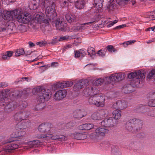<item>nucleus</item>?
Instances as JSON below:
<instances>
[{
  "label": "nucleus",
  "mask_w": 155,
  "mask_h": 155,
  "mask_svg": "<svg viewBox=\"0 0 155 155\" xmlns=\"http://www.w3.org/2000/svg\"><path fill=\"white\" fill-rule=\"evenodd\" d=\"M52 124L50 123H42L38 127V130L41 132H46V134H38L35 135V137L38 139L46 138L53 140H58L60 141L64 140L65 137L62 135L58 134V132H53L52 131Z\"/></svg>",
  "instance_id": "1"
},
{
  "label": "nucleus",
  "mask_w": 155,
  "mask_h": 155,
  "mask_svg": "<svg viewBox=\"0 0 155 155\" xmlns=\"http://www.w3.org/2000/svg\"><path fill=\"white\" fill-rule=\"evenodd\" d=\"M35 91V93L37 94V101L40 103L38 104L34 109L35 110H39L42 108V104L44 103L49 100L51 95V92L50 90L45 89L42 86H38L35 88L33 91Z\"/></svg>",
  "instance_id": "2"
},
{
  "label": "nucleus",
  "mask_w": 155,
  "mask_h": 155,
  "mask_svg": "<svg viewBox=\"0 0 155 155\" xmlns=\"http://www.w3.org/2000/svg\"><path fill=\"white\" fill-rule=\"evenodd\" d=\"M20 12V10L17 9L12 11H4L2 15L3 19L0 20V32L5 31L6 30L5 25L6 23L4 20L7 21H12L13 17L17 16Z\"/></svg>",
  "instance_id": "3"
},
{
  "label": "nucleus",
  "mask_w": 155,
  "mask_h": 155,
  "mask_svg": "<svg viewBox=\"0 0 155 155\" xmlns=\"http://www.w3.org/2000/svg\"><path fill=\"white\" fill-rule=\"evenodd\" d=\"M145 71L139 70L129 73L127 77L129 79H132L131 83L134 84L135 85H137L145 78Z\"/></svg>",
  "instance_id": "4"
},
{
  "label": "nucleus",
  "mask_w": 155,
  "mask_h": 155,
  "mask_svg": "<svg viewBox=\"0 0 155 155\" xmlns=\"http://www.w3.org/2000/svg\"><path fill=\"white\" fill-rule=\"evenodd\" d=\"M105 100V97L103 95L95 94L89 98L88 101L91 105L102 107L104 105Z\"/></svg>",
  "instance_id": "5"
},
{
  "label": "nucleus",
  "mask_w": 155,
  "mask_h": 155,
  "mask_svg": "<svg viewBox=\"0 0 155 155\" xmlns=\"http://www.w3.org/2000/svg\"><path fill=\"white\" fill-rule=\"evenodd\" d=\"M142 121L140 119L134 118L127 121L126 123L125 127L129 131L134 132L142 127Z\"/></svg>",
  "instance_id": "6"
},
{
  "label": "nucleus",
  "mask_w": 155,
  "mask_h": 155,
  "mask_svg": "<svg viewBox=\"0 0 155 155\" xmlns=\"http://www.w3.org/2000/svg\"><path fill=\"white\" fill-rule=\"evenodd\" d=\"M17 141L13 139H9L6 140H3L2 137H0V146L6 143H8L4 148V150L7 152L8 151L15 150L18 148L19 145Z\"/></svg>",
  "instance_id": "7"
},
{
  "label": "nucleus",
  "mask_w": 155,
  "mask_h": 155,
  "mask_svg": "<svg viewBox=\"0 0 155 155\" xmlns=\"http://www.w3.org/2000/svg\"><path fill=\"white\" fill-rule=\"evenodd\" d=\"M30 115L29 111L23 110L15 114L13 116V118L17 123H18L27 119Z\"/></svg>",
  "instance_id": "8"
},
{
  "label": "nucleus",
  "mask_w": 155,
  "mask_h": 155,
  "mask_svg": "<svg viewBox=\"0 0 155 155\" xmlns=\"http://www.w3.org/2000/svg\"><path fill=\"white\" fill-rule=\"evenodd\" d=\"M49 5L45 8V13L47 16L53 20L57 16V13L55 10V5L53 2L49 3Z\"/></svg>",
  "instance_id": "9"
},
{
  "label": "nucleus",
  "mask_w": 155,
  "mask_h": 155,
  "mask_svg": "<svg viewBox=\"0 0 155 155\" xmlns=\"http://www.w3.org/2000/svg\"><path fill=\"white\" fill-rule=\"evenodd\" d=\"M107 110L103 109L100 110L93 113L91 116V118L94 120H99L107 117Z\"/></svg>",
  "instance_id": "10"
},
{
  "label": "nucleus",
  "mask_w": 155,
  "mask_h": 155,
  "mask_svg": "<svg viewBox=\"0 0 155 155\" xmlns=\"http://www.w3.org/2000/svg\"><path fill=\"white\" fill-rule=\"evenodd\" d=\"M117 123L115 120L112 117L105 119L101 123V125L107 128L112 129Z\"/></svg>",
  "instance_id": "11"
},
{
  "label": "nucleus",
  "mask_w": 155,
  "mask_h": 155,
  "mask_svg": "<svg viewBox=\"0 0 155 155\" xmlns=\"http://www.w3.org/2000/svg\"><path fill=\"white\" fill-rule=\"evenodd\" d=\"M16 130L12 134L11 137L13 138H18L19 139L25 140V137L26 134L25 131L23 129H16Z\"/></svg>",
  "instance_id": "12"
},
{
  "label": "nucleus",
  "mask_w": 155,
  "mask_h": 155,
  "mask_svg": "<svg viewBox=\"0 0 155 155\" xmlns=\"http://www.w3.org/2000/svg\"><path fill=\"white\" fill-rule=\"evenodd\" d=\"M125 76V74L119 73L112 74L109 78L111 84L113 83L112 82H116L121 81L124 78Z\"/></svg>",
  "instance_id": "13"
},
{
  "label": "nucleus",
  "mask_w": 155,
  "mask_h": 155,
  "mask_svg": "<svg viewBox=\"0 0 155 155\" xmlns=\"http://www.w3.org/2000/svg\"><path fill=\"white\" fill-rule=\"evenodd\" d=\"M38 4L35 3H30L29 7L30 9L32 10H35L36 9L39 5L42 9L43 10L45 8L46 5H48L47 1L46 3L45 0H38Z\"/></svg>",
  "instance_id": "14"
},
{
  "label": "nucleus",
  "mask_w": 155,
  "mask_h": 155,
  "mask_svg": "<svg viewBox=\"0 0 155 155\" xmlns=\"http://www.w3.org/2000/svg\"><path fill=\"white\" fill-rule=\"evenodd\" d=\"M1 106L4 107L5 110L7 112H10L18 106V104L15 102H8V101L2 103Z\"/></svg>",
  "instance_id": "15"
},
{
  "label": "nucleus",
  "mask_w": 155,
  "mask_h": 155,
  "mask_svg": "<svg viewBox=\"0 0 155 155\" xmlns=\"http://www.w3.org/2000/svg\"><path fill=\"white\" fill-rule=\"evenodd\" d=\"M88 81L86 79L79 80L73 87V89L75 91H80L81 88L86 86L88 83Z\"/></svg>",
  "instance_id": "16"
},
{
  "label": "nucleus",
  "mask_w": 155,
  "mask_h": 155,
  "mask_svg": "<svg viewBox=\"0 0 155 155\" xmlns=\"http://www.w3.org/2000/svg\"><path fill=\"white\" fill-rule=\"evenodd\" d=\"M66 90H61L56 91L53 96L54 99L56 101H60L63 99L66 95Z\"/></svg>",
  "instance_id": "17"
},
{
  "label": "nucleus",
  "mask_w": 155,
  "mask_h": 155,
  "mask_svg": "<svg viewBox=\"0 0 155 155\" xmlns=\"http://www.w3.org/2000/svg\"><path fill=\"white\" fill-rule=\"evenodd\" d=\"M104 83L106 85L109 84L113 85V83H111L110 81V79L108 77L101 78L96 80L95 82H94V84L95 85L100 86L103 83Z\"/></svg>",
  "instance_id": "18"
},
{
  "label": "nucleus",
  "mask_w": 155,
  "mask_h": 155,
  "mask_svg": "<svg viewBox=\"0 0 155 155\" xmlns=\"http://www.w3.org/2000/svg\"><path fill=\"white\" fill-rule=\"evenodd\" d=\"M127 107V103L125 101L119 100L113 104L112 107L113 108L119 110L125 109Z\"/></svg>",
  "instance_id": "19"
},
{
  "label": "nucleus",
  "mask_w": 155,
  "mask_h": 155,
  "mask_svg": "<svg viewBox=\"0 0 155 155\" xmlns=\"http://www.w3.org/2000/svg\"><path fill=\"white\" fill-rule=\"evenodd\" d=\"M30 125V120L26 119L18 122L16 125L15 128L24 130L27 128Z\"/></svg>",
  "instance_id": "20"
},
{
  "label": "nucleus",
  "mask_w": 155,
  "mask_h": 155,
  "mask_svg": "<svg viewBox=\"0 0 155 155\" xmlns=\"http://www.w3.org/2000/svg\"><path fill=\"white\" fill-rule=\"evenodd\" d=\"M109 130L103 127H98L95 130V135L96 137H103L108 132Z\"/></svg>",
  "instance_id": "21"
},
{
  "label": "nucleus",
  "mask_w": 155,
  "mask_h": 155,
  "mask_svg": "<svg viewBox=\"0 0 155 155\" xmlns=\"http://www.w3.org/2000/svg\"><path fill=\"white\" fill-rule=\"evenodd\" d=\"M21 12L17 15V20L19 22L24 24H27L31 20L29 17L27 16L26 14H24L23 13H21Z\"/></svg>",
  "instance_id": "22"
},
{
  "label": "nucleus",
  "mask_w": 155,
  "mask_h": 155,
  "mask_svg": "<svg viewBox=\"0 0 155 155\" xmlns=\"http://www.w3.org/2000/svg\"><path fill=\"white\" fill-rule=\"evenodd\" d=\"M55 26L57 29L62 31H64L67 26V24L62 21L60 18L57 19L55 21Z\"/></svg>",
  "instance_id": "23"
},
{
  "label": "nucleus",
  "mask_w": 155,
  "mask_h": 155,
  "mask_svg": "<svg viewBox=\"0 0 155 155\" xmlns=\"http://www.w3.org/2000/svg\"><path fill=\"white\" fill-rule=\"evenodd\" d=\"M71 137L77 140H84L87 137V134L85 133L77 132L71 134Z\"/></svg>",
  "instance_id": "24"
},
{
  "label": "nucleus",
  "mask_w": 155,
  "mask_h": 155,
  "mask_svg": "<svg viewBox=\"0 0 155 155\" xmlns=\"http://www.w3.org/2000/svg\"><path fill=\"white\" fill-rule=\"evenodd\" d=\"M74 2L75 7L80 10L84 8L85 5V2L84 0H77Z\"/></svg>",
  "instance_id": "25"
},
{
  "label": "nucleus",
  "mask_w": 155,
  "mask_h": 155,
  "mask_svg": "<svg viewBox=\"0 0 155 155\" xmlns=\"http://www.w3.org/2000/svg\"><path fill=\"white\" fill-rule=\"evenodd\" d=\"M94 127L92 124H85L79 126L78 129L81 130H88Z\"/></svg>",
  "instance_id": "26"
},
{
  "label": "nucleus",
  "mask_w": 155,
  "mask_h": 155,
  "mask_svg": "<svg viewBox=\"0 0 155 155\" xmlns=\"http://www.w3.org/2000/svg\"><path fill=\"white\" fill-rule=\"evenodd\" d=\"M35 21L38 23L41 24L44 21V17L41 13H36L35 18Z\"/></svg>",
  "instance_id": "27"
},
{
  "label": "nucleus",
  "mask_w": 155,
  "mask_h": 155,
  "mask_svg": "<svg viewBox=\"0 0 155 155\" xmlns=\"http://www.w3.org/2000/svg\"><path fill=\"white\" fill-rule=\"evenodd\" d=\"M8 96V94L5 93V92L2 91L0 93V105L2 106V103L5 101H8L7 97Z\"/></svg>",
  "instance_id": "28"
},
{
  "label": "nucleus",
  "mask_w": 155,
  "mask_h": 155,
  "mask_svg": "<svg viewBox=\"0 0 155 155\" xmlns=\"http://www.w3.org/2000/svg\"><path fill=\"white\" fill-rule=\"evenodd\" d=\"M85 113L80 110H77L73 113V116L75 118H81L85 115Z\"/></svg>",
  "instance_id": "29"
},
{
  "label": "nucleus",
  "mask_w": 155,
  "mask_h": 155,
  "mask_svg": "<svg viewBox=\"0 0 155 155\" xmlns=\"http://www.w3.org/2000/svg\"><path fill=\"white\" fill-rule=\"evenodd\" d=\"M40 142V141L39 140H33L28 142L27 145L29 148L36 147H38Z\"/></svg>",
  "instance_id": "30"
},
{
  "label": "nucleus",
  "mask_w": 155,
  "mask_h": 155,
  "mask_svg": "<svg viewBox=\"0 0 155 155\" xmlns=\"http://www.w3.org/2000/svg\"><path fill=\"white\" fill-rule=\"evenodd\" d=\"M112 114V118L116 121V120L120 119L121 117L120 111L117 109L113 111Z\"/></svg>",
  "instance_id": "31"
},
{
  "label": "nucleus",
  "mask_w": 155,
  "mask_h": 155,
  "mask_svg": "<svg viewBox=\"0 0 155 155\" xmlns=\"http://www.w3.org/2000/svg\"><path fill=\"white\" fill-rule=\"evenodd\" d=\"M103 2V0H94V4H93V5L95 8L98 10L99 9L101 8L103 6L102 4Z\"/></svg>",
  "instance_id": "32"
},
{
  "label": "nucleus",
  "mask_w": 155,
  "mask_h": 155,
  "mask_svg": "<svg viewBox=\"0 0 155 155\" xmlns=\"http://www.w3.org/2000/svg\"><path fill=\"white\" fill-rule=\"evenodd\" d=\"M87 51L88 55L91 58H93L95 56V52L94 49L93 48L91 47H88Z\"/></svg>",
  "instance_id": "33"
},
{
  "label": "nucleus",
  "mask_w": 155,
  "mask_h": 155,
  "mask_svg": "<svg viewBox=\"0 0 155 155\" xmlns=\"http://www.w3.org/2000/svg\"><path fill=\"white\" fill-rule=\"evenodd\" d=\"M13 52L10 51H7L6 53L2 54V58L4 60H8L12 56Z\"/></svg>",
  "instance_id": "34"
},
{
  "label": "nucleus",
  "mask_w": 155,
  "mask_h": 155,
  "mask_svg": "<svg viewBox=\"0 0 155 155\" xmlns=\"http://www.w3.org/2000/svg\"><path fill=\"white\" fill-rule=\"evenodd\" d=\"M65 18L67 21L69 23L74 21L76 18L74 15H71L70 13L67 14L65 16Z\"/></svg>",
  "instance_id": "35"
},
{
  "label": "nucleus",
  "mask_w": 155,
  "mask_h": 155,
  "mask_svg": "<svg viewBox=\"0 0 155 155\" xmlns=\"http://www.w3.org/2000/svg\"><path fill=\"white\" fill-rule=\"evenodd\" d=\"M95 21V20L94 19H93L92 21H91L79 25L80 27L81 31L87 28L88 27V26H87V25L92 24Z\"/></svg>",
  "instance_id": "36"
},
{
  "label": "nucleus",
  "mask_w": 155,
  "mask_h": 155,
  "mask_svg": "<svg viewBox=\"0 0 155 155\" xmlns=\"http://www.w3.org/2000/svg\"><path fill=\"white\" fill-rule=\"evenodd\" d=\"M95 87H90L87 88L84 90V94H87L88 95H90L92 94V93H94L93 91Z\"/></svg>",
  "instance_id": "37"
},
{
  "label": "nucleus",
  "mask_w": 155,
  "mask_h": 155,
  "mask_svg": "<svg viewBox=\"0 0 155 155\" xmlns=\"http://www.w3.org/2000/svg\"><path fill=\"white\" fill-rule=\"evenodd\" d=\"M107 51L106 48H103L99 50L97 53L100 56L103 57L105 56Z\"/></svg>",
  "instance_id": "38"
},
{
  "label": "nucleus",
  "mask_w": 155,
  "mask_h": 155,
  "mask_svg": "<svg viewBox=\"0 0 155 155\" xmlns=\"http://www.w3.org/2000/svg\"><path fill=\"white\" fill-rule=\"evenodd\" d=\"M63 84V82H57L54 84V88L56 89L63 88H64V86Z\"/></svg>",
  "instance_id": "39"
},
{
  "label": "nucleus",
  "mask_w": 155,
  "mask_h": 155,
  "mask_svg": "<svg viewBox=\"0 0 155 155\" xmlns=\"http://www.w3.org/2000/svg\"><path fill=\"white\" fill-rule=\"evenodd\" d=\"M148 78L150 79L154 78V82L155 84V69L152 70L149 74Z\"/></svg>",
  "instance_id": "40"
},
{
  "label": "nucleus",
  "mask_w": 155,
  "mask_h": 155,
  "mask_svg": "<svg viewBox=\"0 0 155 155\" xmlns=\"http://www.w3.org/2000/svg\"><path fill=\"white\" fill-rule=\"evenodd\" d=\"M24 53L25 51L24 49L23 48H21L19 49H18L17 50L15 53V55L16 56H18L24 54Z\"/></svg>",
  "instance_id": "41"
},
{
  "label": "nucleus",
  "mask_w": 155,
  "mask_h": 155,
  "mask_svg": "<svg viewBox=\"0 0 155 155\" xmlns=\"http://www.w3.org/2000/svg\"><path fill=\"white\" fill-rule=\"evenodd\" d=\"M63 83L64 88L69 87L73 85V82L71 81H68L67 82H63Z\"/></svg>",
  "instance_id": "42"
},
{
  "label": "nucleus",
  "mask_w": 155,
  "mask_h": 155,
  "mask_svg": "<svg viewBox=\"0 0 155 155\" xmlns=\"http://www.w3.org/2000/svg\"><path fill=\"white\" fill-rule=\"evenodd\" d=\"M27 105L28 104L26 101H22L20 102V104L18 105V106H20V108H25Z\"/></svg>",
  "instance_id": "43"
},
{
  "label": "nucleus",
  "mask_w": 155,
  "mask_h": 155,
  "mask_svg": "<svg viewBox=\"0 0 155 155\" xmlns=\"http://www.w3.org/2000/svg\"><path fill=\"white\" fill-rule=\"evenodd\" d=\"M107 50L110 52H114L116 51V49L111 45H108L107 47Z\"/></svg>",
  "instance_id": "44"
},
{
  "label": "nucleus",
  "mask_w": 155,
  "mask_h": 155,
  "mask_svg": "<svg viewBox=\"0 0 155 155\" xmlns=\"http://www.w3.org/2000/svg\"><path fill=\"white\" fill-rule=\"evenodd\" d=\"M148 105L150 106L155 107V99H151L149 100Z\"/></svg>",
  "instance_id": "45"
},
{
  "label": "nucleus",
  "mask_w": 155,
  "mask_h": 155,
  "mask_svg": "<svg viewBox=\"0 0 155 155\" xmlns=\"http://www.w3.org/2000/svg\"><path fill=\"white\" fill-rule=\"evenodd\" d=\"M136 41L135 40H132V41H128L125 42H124L123 44L124 47H126L128 46V45H130L132 43H133L135 42Z\"/></svg>",
  "instance_id": "46"
},
{
  "label": "nucleus",
  "mask_w": 155,
  "mask_h": 155,
  "mask_svg": "<svg viewBox=\"0 0 155 155\" xmlns=\"http://www.w3.org/2000/svg\"><path fill=\"white\" fill-rule=\"evenodd\" d=\"M25 91H16V93L17 94L16 96L18 97H21L25 93Z\"/></svg>",
  "instance_id": "47"
},
{
  "label": "nucleus",
  "mask_w": 155,
  "mask_h": 155,
  "mask_svg": "<svg viewBox=\"0 0 155 155\" xmlns=\"http://www.w3.org/2000/svg\"><path fill=\"white\" fill-rule=\"evenodd\" d=\"M36 44L37 45H39L40 47H42L45 45L46 42L45 41H41L37 42Z\"/></svg>",
  "instance_id": "48"
},
{
  "label": "nucleus",
  "mask_w": 155,
  "mask_h": 155,
  "mask_svg": "<svg viewBox=\"0 0 155 155\" xmlns=\"http://www.w3.org/2000/svg\"><path fill=\"white\" fill-rule=\"evenodd\" d=\"M8 86V84L5 82L0 83V87L4 88Z\"/></svg>",
  "instance_id": "49"
},
{
  "label": "nucleus",
  "mask_w": 155,
  "mask_h": 155,
  "mask_svg": "<svg viewBox=\"0 0 155 155\" xmlns=\"http://www.w3.org/2000/svg\"><path fill=\"white\" fill-rule=\"evenodd\" d=\"M72 29L75 31H81L79 25L75 26L72 28Z\"/></svg>",
  "instance_id": "50"
},
{
  "label": "nucleus",
  "mask_w": 155,
  "mask_h": 155,
  "mask_svg": "<svg viewBox=\"0 0 155 155\" xmlns=\"http://www.w3.org/2000/svg\"><path fill=\"white\" fill-rule=\"evenodd\" d=\"M148 115L151 117H155V111H150L148 113Z\"/></svg>",
  "instance_id": "51"
},
{
  "label": "nucleus",
  "mask_w": 155,
  "mask_h": 155,
  "mask_svg": "<svg viewBox=\"0 0 155 155\" xmlns=\"http://www.w3.org/2000/svg\"><path fill=\"white\" fill-rule=\"evenodd\" d=\"M75 53L74 54V57L75 58H78L81 56L80 50L78 51H75Z\"/></svg>",
  "instance_id": "52"
},
{
  "label": "nucleus",
  "mask_w": 155,
  "mask_h": 155,
  "mask_svg": "<svg viewBox=\"0 0 155 155\" xmlns=\"http://www.w3.org/2000/svg\"><path fill=\"white\" fill-rule=\"evenodd\" d=\"M126 26V25H118V26H116V27H115V28H114V29L115 30L117 29H120L122 28H124V27H125Z\"/></svg>",
  "instance_id": "53"
},
{
  "label": "nucleus",
  "mask_w": 155,
  "mask_h": 155,
  "mask_svg": "<svg viewBox=\"0 0 155 155\" xmlns=\"http://www.w3.org/2000/svg\"><path fill=\"white\" fill-rule=\"evenodd\" d=\"M69 38V37L68 36H62L60 38V39H59V41H62L63 40H66L67 39H68Z\"/></svg>",
  "instance_id": "54"
},
{
  "label": "nucleus",
  "mask_w": 155,
  "mask_h": 155,
  "mask_svg": "<svg viewBox=\"0 0 155 155\" xmlns=\"http://www.w3.org/2000/svg\"><path fill=\"white\" fill-rule=\"evenodd\" d=\"M68 5V3L66 1H64L61 4V5L63 7H66Z\"/></svg>",
  "instance_id": "55"
},
{
  "label": "nucleus",
  "mask_w": 155,
  "mask_h": 155,
  "mask_svg": "<svg viewBox=\"0 0 155 155\" xmlns=\"http://www.w3.org/2000/svg\"><path fill=\"white\" fill-rule=\"evenodd\" d=\"M80 51L81 57H83L86 54V53L84 50H80Z\"/></svg>",
  "instance_id": "56"
},
{
  "label": "nucleus",
  "mask_w": 155,
  "mask_h": 155,
  "mask_svg": "<svg viewBox=\"0 0 155 155\" xmlns=\"http://www.w3.org/2000/svg\"><path fill=\"white\" fill-rule=\"evenodd\" d=\"M31 52V51L30 50L26 51H25L24 54H25L26 56H27L30 55Z\"/></svg>",
  "instance_id": "57"
},
{
  "label": "nucleus",
  "mask_w": 155,
  "mask_h": 155,
  "mask_svg": "<svg viewBox=\"0 0 155 155\" xmlns=\"http://www.w3.org/2000/svg\"><path fill=\"white\" fill-rule=\"evenodd\" d=\"M24 79H25V80H26V81H28V78L27 77H24V78H20L19 79V80L18 81V82H20V81H21L23 80L24 81Z\"/></svg>",
  "instance_id": "58"
},
{
  "label": "nucleus",
  "mask_w": 155,
  "mask_h": 155,
  "mask_svg": "<svg viewBox=\"0 0 155 155\" xmlns=\"http://www.w3.org/2000/svg\"><path fill=\"white\" fill-rule=\"evenodd\" d=\"M4 119L3 115L0 112V121L3 120Z\"/></svg>",
  "instance_id": "59"
},
{
  "label": "nucleus",
  "mask_w": 155,
  "mask_h": 155,
  "mask_svg": "<svg viewBox=\"0 0 155 155\" xmlns=\"http://www.w3.org/2000/svg\"><path fill=\"white\" fill-rule=\"evenodd\" d=\"M150 29H151V30L153 31H155V26L154 27H151L150 28H148L147 29V31H149Z\"/></svg>",
  "instance_id": "60"
},
{
  "label": "nucleus",
  "mask_w": 155,
  "mask_h": 155,
  "mask_svg": "<svg viewBox=\"0 0 155 155\" xmlns=\"http://www.w3.org/2000/svg\"><path fill=\"white\" fill-rule=\"evenodd\" d=\"M71 122H69L67 123L66 125V126L67 128H70L72 127V125H71Z\"/></svg>",
  "instance_id": "61"
},
{
  "label": "nucleus",
  "mask_w": 155,
  "mask_h": 155,
  "mask_svg": "<svg viewBox=\"0 0 155 155\" xmlns=\"http://www.w3.org/2000/svg\"><path fill=\"white\" fill-rule=\"evenodd\" d=\"M29 45L31 47H33L35 46V44L31 42H29Z\"/></svg>",
  "instance_id": "62"
},
{
  "label": "nucleus",
  "mask_w": 155,
  "mask_h": 155,
  "mask_svg": "<svg viewBox=\"0 0 155 155\" xmlns=\"http://www.w3.org/2000/svg\"><path fill=\"white\" fill-rule=\"evenodd\" d=\"M58 64L57 62H52L51 64V66L53 67L56 66Z\"/></svg>",
  "instance_id": "63"
},
{
  "label": "nucleus",
  "mask_w": 155,
  "mask_h": 155,
  "mask_svg": "<svg viewBox=\"0 0 155 155\" xmlns=\"http://www.w3.org/2000/svg\"><path fill=\"white\" fill-rule=\"evenodd\" d=\"M114 22L113 21L112 22L109 24L107 25V27L108 28L114 25Z\"/></svg>",
  "instance_id": "64"
}]
</instances>
